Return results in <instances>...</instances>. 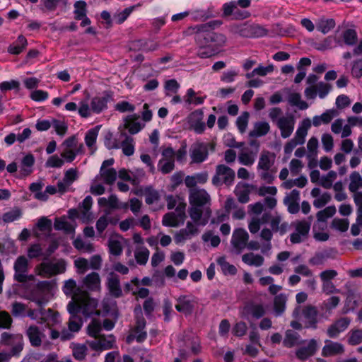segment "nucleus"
<instances>
[{"label": "nucleus", "mask_w": 362, "mask_h": 362, "mask_svg": "<svg viewBox=\"0 0 362 362\" xmlns=\"http://www.w3.org/2000/svg\"><path fill=\"white\" fill-rule=\"evenodd\" d=\"M13 279L19 283H25L33 279V275L28 274L29 262L25 256L17 257L13 264Z\"/></svg>", "instance_id": "obj_9"}, {"label": "nucleus", "mask_w": 362, "mask_h": 362, "mask_svg": "<svg viewBox=\"0 0 362 362\" xmlns=\"http://www.w3.org/2000/svg\"><path fill=\"white\" fill-rule=\"evenodd\" d=\"M274 66L273 64H269L267 66L259 65L257 67L254 69L251 72H248L245 74L247 78H254L255 76H265L269 74L274 71Z\"/></svg>", "instance_id": "obj_44"}, {"label": "nucleus", "mask_w": 362, "mask_h": 362, "mask_svg": "<svg viewBox=\"0 0 362 362\" xmlns=\"http://www.w3.org/2000/svg\"><path fill=\"white\" fill-rule=\"evenodd\" d=\"M248 240L249 235L245 229L237 228L234 230L230 243L236 253L240 254L246 248Z\"/></svg>", "instance_id": "obj_18"}, {"label": "nucleus", "mask_w": 362, "mask_h": 362, "mask_svg": "<svg viewBox=\"0 0 362 362\" xmlns=\"http://www.w3.org/2000/svg\"><path fill=\"white\" fill-rule=\"evenodd\" d=\"M300 192L297 189H293L284 199V204L287 206L290 214H297L300 210L299 206Z\"/></svg>", "instance_id": "obj_25"}, {"label": "nucleus", "mask_w": 362, "mask_h": 362, "mask_svg": "<svg viewBox=\"0 0 362 362\" xmlns=\"http://www.w3.org/2000/svg\"><path fill=\"white\" fill-rule=\"evenodd\" d=\"M28 309V306L20 302H14L11 305V313L14 317H24Z\"/></svg>", "instance_id": "obj_61"}, {"label": "nucleus", "mask_w": 362, "mask_h": 362, "mask_svg": "<svg viewBox=\"0 0 362 362\" xmlns=\"http://www.w3.org/2000/svg\"><path fill=\"white\" fill-rule=\"evenodd\" d=\"M1 341L3 344L11 346L13 356L18 355L23 349V337L22 334H11L4 332L1 337Z\"/></svg>", "instance_id": "obj_15"}, {"label": "nucleus", "mask_w": 362, "mask_h": 362, "mask_svg": "<svg viewBox=\"0 0 362 362\" xmlns=\"http://www.w3.org/2000/svg\"><path fill=\"white\" fill-rule=\"evenodd\" d=\"M270 130V125L267 122H258L255 123L254 128L250 132V137H260L266 135Z\"/></svg>", "instance_id": "obj_40"}, {"label": "nucleus", "mask_w": 362, "mask_h": 362, "mask_svg": "<svg viewBox=\"0 0 362 362\" xmlns=\"http://www.w3.org/2000/svg\"><path fill=\"white\" fill-rule=\"evenodd\" d=\"M339 112L334 109H329L323 112L321 115L314 116L313 118V124L315 127H319L322 124H329L334 117L338 116Z\"/></svg>", "instance_id": "obj_33"}, {"label": "nucleus", "mask_w": 362, "mask_h": 362, "mask_svg": "<svg viewBox=\"0 0 362 362\" xmlns=\"http://www.w3.org/2000/svg\"><path fill=\"white\" fill-rule=\"evenodd\" d=\"M97 305V301L90 298L87 292L85 293L84 296L80 298L78 301H76L77 313L81 312L85 317H89L93 314L100 315V312L96 310Z\"/></svg>", "instance_id": "obj_14"}, {"label": "nucleus", "mask_w": 362, "mask_h": 362, "mask_svg": "<svg viewBox=\"0 0 362 362\" xmlns=\"http://www.w3.org/2000/svg\"><path fill=\"white\" fill-rule=\"evenodd\" d=\"M54 228L57 230H63L67 233H72L74 232V225L67 221L65 218L56 219L54 222Z\"/></svg>", "instance_id": "obj_58"}, {"label": "nucleus", "mask_w": 362, "mask_h": 362, "mask_svg": "<svg viewBox=\"0 0 362 362\" xmlns=\"http://www.w3.org/2000/svg\"><path fill=\"white\" fill-rule=\"evenodd\" d=\"M335 21L333 18H326L325 17L319 18L316 21L317 30L323 34L328 33L335 27Z\"/></svg>", "instance_id": "obj_41"}, {"label": "nucleus", "mask_w": 362, "mask_h": 362, "mask_svg": "<svg viewBox=\"0 0 362 362\" xmlns=\"http://www.w3.org/2000/svg\"><path fill=\"white\" fill-rule=\"evenodd\" d=\"M107 287L110 295L115 298H119L122 294L120 286V281L118 275L114 272H110L107 278Z\"/></svg>", "instance_id": "obj_28"}, {"label": "nucleus", "mask_w": 362, "mask_h": 362, "mask_svg": "<svg viewBox=\"0 0 362 362\" xmlns=\"http://www.w3.org/2000/svg\"><path fill=\"white\" fill-rule=\"evenodd\" d=\"M209 147L211 151L214 150V145L213 144L202 142L194 144L190 148L192 163H200L204 162L208 157Z\"/></svg>", "instance_id": "obj_12"}, {"label": "nucleus", "mask_w": 362, "mask_h": 362, "mask_svg": "<svg viewBox=\"0 0 362 362\" xmlns=\"http://www.w3.org/2000/svg\"><path fill=\"white\" fill-rule=\"evenodd\" d=\"M197 224L194 222L188 221L186 228L177 231L175 235V242L177 244L185 243L199 233Z\"/></svg>", "instance_id": "obj_20"}, {"label": "nucleus", "mask_w": 362, "mask_h": 362, "mask_svg": "<svg viewBox=\"0 0 362 362\" xmlns=\"http://www.w3.org/2000/svg\"><path fill=\"white\" fill-rule=\"evenodd\" d=\"M362 187V177L359 173L354 171L350 175V183L349 189L351 192H356Z\"/></svg>", "instance_id": "obj_56"}, {"label": "nucleus", "mask_w": 362, "mask_h": 362, "mask_svg": "<svg viewBox=\"0 0 362 362\" xmlns=\"http://www.w3.org/2000/svg\"><path fill=\"white\" fill-rule=\"evenodd\" d=\"M189 215L197 225L205 226L211 215V196L204 189L193 188L189 190Z\"/></svg>", "instance_id": "obj_2"}, {"label": "nucleus", "mask_w": 362, "mask_h": 362, "mask_svg": "<svg viewBox=\"0 0 362 362\" xmlns=\"http://www.w3.org/2000/svg\"><path fill=\"white\" fill-rule=\"evenodd\" d=\"M100 175L106 184L112 185L117 178V172L114 168L100 170Z\"/></svg>", "instance_id": "obj_62"}, {"label": "nucleus", "mask_w": 362, "mask_h": 362, "mask_svg": "<svg viewBox=\"0 0 362 362\" xmlns=\"http://www.w3.org/2000/svg\"><path fill=\"white\" fill-rule=\"evenodd\" d=\"M25 334L29 339L30 344L35 347H38L42 344V338L45 337L40 329L35 325L28 327Z\"/></svg>", "instance_id": "obj_29"}, {"label": "nucleus", "mask_w": 362, "mask_h": 362, "mask_svg": "<svg viewBox=\"0 0 362 362\" xmlns=\"http://www.w3.org/2000/svg\"><path fill=\"white\" fill-rule=\"evenodd\" d=\"M83 153V145L80 144L77 149L62 148L61 156L68 163H71L77 154Z\"/></svg>", "instance_id": "obj_50"}, {"label": "nucleus", "mask_w": 362, "mask_h": 362, "mask_svg": "<svg viewBox=\"0 0 362 362\" xmlns=\"http://www.w3.org/2000/svg\"><path fill=\"white\" fill-rule=\"evenodd\" d=\"M276 156L274 153L264 150L261 152L257 165V171L261 180L267 184L274 182L277 168L274 166Z\"/></svg>", "instance_id": "obj_3"}, {"label": "nucleus", "mask_w": 362, "mask_h": 362, "mask_svg": "<svg viewBox=\"0 0 362 362\" xmlns=\"http://www.w3.org/2000/svg\"><path fill=\"white\" fill-rule=\"evenodd\" d=\"M313 217L309 216L307 219L296 220L291 223L294 232L290 235V241L293 244H298L305 240L309 235Z\"/></svg>", "instance_id": "obj_7"}, {"label": "nucleus", "mask_w": 362, "mask_h": 362, "mask_svg": "<svg viewBox=\"0 0 362 362\" xmlns=\"http://www.w3.org/2000/svg\"><path fill=\"white\" fill-rule=\"evenodd\" d=\"M221 24L220 21H213L207 23L190 26L184 31V35L187 36L194 35L195 42L199 46L212 45L216 48L223 47L226 45L227 37L223 33L211 30Z\"/></svg>", "instance_id": "obj_1"}, {"label": "nucleus", "mask_w": 362, "mask_h": 362, "mask_svg": "<svg viewBox=\"0 0 362 362\" xmlns=\"http://www.w3.org/2000/svg\"><path fill=\"white\" fill-rule=\"evenodd\" d=\"M143 194L145 196L146 203L148 205L158 203L160 199L159 192L151 186L146 187L143 190Z\"/></svg>", "instance_id": "obj_42"}, {"label": "nucleus", "mask_w": 362, "mask_h": 362, "mask_svg": "<svg viewBox=\"0 0 362 362\" xmlns=\"http://www.w3.org/2000/svg\"><path fill=\"white\" fill-rule=\"evenodd\" d=\"M208 180V174L206 172L196 173L193 175H188L185 179V184L190 189L195 188L197 184H204Z\"/></svg>", "instance_id": "obj_34"}, {"label": "nucleus", "mask_w": 362, "mask_h": 362, "mask_svg": "<svg viewBox=\"0 0 362 362\" xmlns=\"http://www.w3.org/2000/svg\"><path fill=\"white\" fill-rule=\"evenodd\" d=\"M257 153V149L244 148L238 153V162L245 166H252L256 160Z\"/></svg>", "instance_id": "obj_30"}, {"label": "nucleus", "mask_w": 362, "mask_h": 362, "mask_svg": "<svg viewBox=\"0 0 362 362\" xmlns=\"http://www.w3.org/2000/svg\"><path fill=\"white\" fill-rule=\"evenodd\" d=\"M176 300L175 309L185 315H191L197 304L195 298L190 296H181Z\"/></svg>", "instance_id": "obj_21"}, {"label": "nucleus", "mask_w": 362, "mask_h": 362, "mask_svg": "<svg viewBox=\"0 0 362 362\" xmlns=\"http://www.w3.org/2000/svg\"><path fill=\"white\" fill-rule=\"evenodd\" d=\"M250 185L247 183H238L235 189V194L238 200L243 204L247 203L250 200Z\"/></svg>", "instance_id": "obj_36"}, {"label": "nucleus", "mask_w": 362, "mask_h": 362, "mask_svg": "<svg viewBox=\"0 0 362 362\" xmlns=\"http://www.w3.org/2000/svg\"><path fill=\"white\" fill-rule=\"evenodd\" d=\"M67 310L71 316L68 322L69 331L63 330L61 333V339L62 340H68L73 337L71 332H78L83 325L82 320L78 315L77 308L74 302H69L67 305Z\"/></svg>", "instance_id": "obj_6"}, {"label": "nucleus", "mask_w": 362, "mask_h": 362, "mask_svg": "<svg viewBox=\"0 0 362 362\" xmlns=\"http://www.w3.org/2000/svg\"><path fill=\"white\" fill-rule=\"evenodd\" d=\"M186 203L181 202L176 206L175 212L165 214L162 219V223L168 227H177L180 223H183L185 219Z\"/></svg>", "instance_id": "obj_10"}, {"label": "nucleus", "mask_w": 362, "mask_h": 362, "mask_svg": "<svg viewBox=\"0 0 362 362\" xmlns=\"http://www.w3.org/2000/svg\"><path fill=\"white\" fill-rule=\"evenodd\" d=\"M146 327V320L144 317H139L136 320L135 327L132 334L127 337V341L131 343L133 339H136L138 342L144 341L147 337L146 332L144 330Z\"/></svg>", "instance_id": "obj_23"}, {"label": "nucleus", "mask_w": 362, "mask_h": 362, "mask_svg": "<svg viewBox=\"0 0 362 362\" xmlns=\"http://www.w3.org/2000/svg\"><path fill=\"white\" fill-rule=\"evenodd\" d=\"M121 136L124 137L122 140L121 144L114 141L111 145L108 146V148H122V153L127 156H131L134 153L135 151V142L134 138L128 136L125 133L121 134Z\"/></svg>", "instance_id": "obj_19"}, {"label": "nucleus", "mask_w": 362, "mask_h": 362, "mask_svg": "<svg viewBox=\"0 0 362 362\" xmlns=\"http://www.w3.org/2000/svg\"><path fill=\"white\" fill-rule=\"evenodd\" d=\"M337 173L330 170L325 176L320 178V185L325 189H329L332 187L333 182L337 179Z\"/></svg>", "instance_id": "obj_59"}, {"label": "nucleus", "mask_w": 362, "mask_h": 362, "mask_svg": "<svg viewBox=\"0 0 362 362\" xmlns=\"http://www.w3.org/2000/svg\"><path fill=\"white\" fill-rule=\"evenodd\" d=\"M74 246L78 250L86 252H91L93 251V245L90 243L84 241L81 238H76L74 241Z\"/></svg>", "instance_id": "obj_64"}, {"label": "nucleus", "mask_w": 362, "mask_h": 362, "mask_svg": "<svg viewBox=\"0 0 362 362\" xmlns=\"http://www.w3.org/2000/svg\"><path fill=\"white\" fill-rule=\"evenodd\" d=\"M93 204V199L90 196H87L83 201L81 209V218L84 222L90 221L93 219L92 214L89 212Z\"/></svg>", "instance_id": "obj_46"}, {"label": "nucleus", "mask_w": 362, "mask_h": 362, "mask_svg": "<svg viewBox=\"0 0 362 362\" xmlns=\"http://www.w3.org/2000/svg\"><path fill=\"white\" fill-rule=\"evenodd\" d=\"M287 296L281 293L275 296L274 300V309L276 315H281L286 310Z\"/></svg>", "instance_id": "obj_48"}, {"label": "nucleus", "mask_w": 362, "mask_h": 362, "mask_svg": "<svg viewBox=\"0 0 362 362\" xmlns=\"http://www.w3.org/2000/svg\"><path fill=\"white\" fill-rule=\"evenodd\" d=\"M300 312L302 317L306 320L308 323L307 327L315 328L317 324V317L318 314L316 307L312 305H307L303 308H301L300 305H298L294 309L293 312V316L296 318H299Z\"/></svg>", "instance_id": "obj_13"}, {"label": "nucleus", "mask_w": 362, "mask_h": 362, "mask_svg": "<svg viewBox=\"0 0 362 362\" xmlns=\"http://www.w3.org/2000/svg\"><path fill=\"white\" fill-rule=\"evenodd\" d=\"M303 342L304 341H300V336L297 332L290 329L286 332L285 338L283 341L284 346L290 348Z\"/></svg>", "instance_id": "obj_43"}, {"label": "nucleus", "mask_w": 362, "mask_h": 362, "mask_svg": "<svg viewBox=\"0 0 362 362\" xmlns=\"http://www.w3.org/2000/svg\"><path fill=\"white\" fill-rule=\"evenodd\" d=\"M35 163L34 156L32 154H28L23 157L21 161V173L27 176L32 173V168Z\"/></svg>", "instance_id": "obj_47"}, {"label": "nucleus", "mask_w": 362, "mask_h": 362, "mask_svg": "<svg viewBox=\"0 0 362 362\" xmlns=\"http://www.w3.org/2000/svg\"><path fill=\"white\" fill-rule=\"evenodd\" d=\"M27 45L26 38L21 35L18 37L17 40L8 47V52L12 54H18L25 48Z\"/></svg>", "instance_id": "obj_45"}, {"label": "nucleus", "mask_w": 362, "mask_h": 362, "mask_svg": "<svg viewBox=\"0 0 362 362\" xmlns=\"http://www.w3.org/2000/svg\"><path fill=\"white\" fill-rule=\"evenodd\" d=\"M144 127L139 121V116L133 115L128 116L125 119L124 128L128 129L131 134H136L139 132Z\"/></svg>", "instance_id": "obj_35"}, {"label": "nucleus", "mask_w": 362, "mask_h": 362, "mask_svg": "<svg viewBox=\"0 0 362 362\" xmlns=\"http://www.w3.org/2000/svg\"><path fill=\"white\" fill-rule=\"evenodd\" d=\"M98 135V127L88 130L85 136V143L89 148L90 153L93 154L96 151L95 143Z\"/></svg>", "instance_id": "obj_38"}, {"label": "nucleus", "mask_w": 362, "mask_h": 362, "mask_svg": "<svg viewBox=\"0 0 362 362\" xmlns=\"http://www.w3.org/2000/svg\"><path fill=\"white\" fill-rule=\"evenodd\" d=\"M351 320L348 317H341L332 323L327 329V334L330 338H337L339 334L346 330Z\"/></svg>", "instance_id": "obj_26"}, {"label": "nucleus", "mask_w": 362, "mask_h": 362, "mask_svg": "<svg viewBox=\"0 0 362 362\" xmlns=\"http://www.w3.org/2000/svg\"><path fill=\"white\" fill-rule=\"evenodd\" d=\"M318 140L316 137H311L307 143V158L315 159L317 156L318 153Z\"/></svg>", "instance_id": "obj_55"}, {"label": "nucleus", "mask_w": 362, "mask_h": 362, "mask_svg": "<svg viewBox=\"0 0 362 362\" xmlns=\"http://www.w3.org/2000/svg\"><path fill=\"white\" fill-rule=\"evenodd\" d=\"M288 101L291 105L296 106L301 110H306L309 107L305 101L301 100V95L298 93L289 94Z\"/></svg>", "instance_id": "obj_53"}, {"label": "nucleus", "mask_w": 362, "mask_h": 362, "mask_svg": "<svg viewBox=\"0 0 362 362\" xmlns=\"http://www.w3.org/2000/svg\"><path fill=\"white\" fill-rule=\"evenodd\" d=\"M317 349V341L315 339H312L308 341L306 346L300 347L296 350V356L298 359L305 361L309 357L313 356L315 354Z\"/></svg>", "instance_id": "obj_31"}, {"label": "nucleus", "mask_w": 362, "mask_h": 362, "mask_svg": "<svg viewBox=\"0 0 362 362\" xmlns=\"http://www.w3.org/2000/svg\"><path fill=\"white\" fill-rule=\"evenodd\" d=\"M111 100L110 95H97L90 101V107L93 112L99 114L107 108V103Z\"/></svg>", "instance_id": "obj_32"}, {"label": "nucleus", "mask_w": 362, "mask_h": 362, "mask_svg": "<svg viewBox=\"0 0 362 362\" xmlns=\"http://www.w3.org/2000/svg\"><path fill=\"white\" fill-rule=\"evenodd\" d=\"M250 114L248 112H243L236 120V125L240 133H244L247 127Z\"/></svg>", "instance_id": "obj_63"}, {"label": "nucleus", "mask_w": 362, "mask_h": 362, "mask_svg": "<svg viewBox=\"0 0 362 362\" xmlns=\"http://www.w3.org/2000/svg\"><path fill=\"white\" fill-rule=\"evenodd\" d=\"M44 183L42 181H37L30 184L29 187L30 190L35 193V198L40 201H46L48 199V195L46 194V192H41Z\"/></svg>", "instance_id": "obj_52"}, {"label": "nucleus", "mask_w": 362, "mask_h": 362, "mask_svg": "<svg viewBox=\"0 0 362 362\" xmlns=\"http://www.w3.org/2000/svg\"><path fill=\"white\" fill-rule=\"evenodd\" d=\"M325 343L322 349V356L324 357L340 355L344 352V346L341 343L331 340H325Z\"/></svg>", "instance_id": "obj_27"}, {"label": "nucleus", "mask_w": 362, "mask_h": 362, "mask_svg": "<svg viewBox=\"0 0 362 362\" xmlns=\"http://www.w3.org/2000/svg\"><path fill=\"white\" fill-rule=\"evenodd\" d=\"M149 255V250L143 246L136 247L134 252L135 259L140 265H145L147 263Z\"/></svg>", "instance_id": "obj_51"}, {"label": "nucleus", "mask_w": 362, "mask_h": 362, "mask_svg": "<svg viewBox=\"0 0 362 362\" xmlns=\"http://www.w3.org/2000/svg\"><path fill=\"white\" fill-rule=\"evenodd\" d=\"M206 96L204 97H197L196 96V93L192 88H189L187 90L185 95L184 96L185 103L187 105H199L204 103Z\"/></svg>", "instance_id": "obj_49"}, {"label": "nucleus", "mask_w": 362, "mask_h": 362, "mask_svg": "<svg viewBox=\"0 0 362 362\" xmlns=\"http://www.w3.org/2000/svg\"><path fill=\"white\" fill-rule=\"evenodd\" d=\"M66 268V262L62 259L44 261L35 267L36 275L50 278L65 272Z\"/></svg>", "instance_id": "obj_4"}, {"label": "nucleus", "mask_w": 362, "mask_h": 362, "mask_svg": "<svg viewBox=\"0 0 362 362\" xmlns=\"http://www.w3.org/2000/svg\"><path fill=\"white\" fill-rule=\"evenodd\" d=\"M296 124V119L291 114L280 117L276 120V127L279 129L281 136L283 139H287L293 132Z\"/></svg>", "instance_id": "obj_17"}, {"label": "nucleus", "mask_w": 362, "mask_h": 362, "mask_svg": "<svg viewBox=\"0 0 362 362\" xmlns=\"http://www.w3.org/2000/svg\"><path fill=\"white\" fill-rule=\"evenodd\" d=\"M332 86L329 83L320 81L314 86H307L304 90L305 97L308 100H314L319 96L320 98H325L331 90Z\"/></svg>", "instance_id": "obj_16"}, {"label": "nucleus", "mask_w": 362, "mask_h": 362, "mask_svg": "<svg viewBox=\"0 0 362 362\" xmlns=\"http://www.w3.org/2000/svg\"><path fill=\"white\" fill-rule=\"evenodd\" d=\"M203 117L202 110H197L192 112L188 117L189 127L197 134L203 133L205 129Z\"/></svg>", "instance_id": "obj_24"}, {"label": "nucleus", "mask_w": 362, "mask_h": 362, "mask_svg": "<svg viewBox=\"0 0 362 362\" xmlns=\"http://www.w3.org/2000/svg\"><path fill=\"white\" fill-rule=\"evenodd\" d=\"M87 346L85 344H75L72 346V354L76 360L83 361L87 355Z\"/></svg>", "instance_id": "obj_57"}, {"label": "nucleus", "mask_w": 362, "mask_h": 362, "mask_svg": "<svg viewBox=\"0 0 362 362\" xmlns=\"http://www.w3.org/2000/svg\"><path fill=\"white\" fill-rule=\"evenodd\" d=\"M53 287V283L49 281H42L37 284L32 292L31 300L39 306L48 301V294Z\"/></svg>", "instance_id": "obj_11"}, {"label": "nucleus", "mask_w": 362, "mask_h": 362, "mask_svg": "<svg viewBox=\"0 0 362 362\" xmlns=\"http://www.w3.org/2000/svg\"><path fill=\"white\" fill-rule=\"evenodd\" d=\"M83 282L86 287L90 291H99L100 289V278L96 272L88 274Z\"/></svg>", "instance_id": "obj_37"}, {"label": "nucleus", "mask_w": 362, "mask_h": 362, "mask_svg": "<svg viewBox=\"0 0 362 362\" xmlns=\"http://www.w3.org/2000/svg\"><path fill=\"white\" fill-rule=\"evenodd\" d=\"M108 247L110 254L115 256H119L122 252V243L118 239L110 238L108 241Z\"/></svg>", "instance_id": "obj_60"}, {"label": "nucleus", "mask_w": 362, "mask_h": 362, "mask_svg": "<svg viewBox=\"0 0 362 362\" xmlns=\"http://www.w3.org/2000/svg\"><path fill=\"white\" fill-rule=\"evenodd\" d=\"M336 211L335 206H329L326 207L325 209L318 211L316 214L317 224L322 223L325 225V222L327 219L333 216L335 214Z\"/></svg>", "instance_id": "obj_54"}, {"label": "nucleus", "mask_w": 362, "mask_h": 362, "mask_svg": "<svg viewBox=\"0 0 362 362\" xmlns=\"http://www.w3.org/2000/svg\"><path fill=\"white\" fill-rule=\"evenodd\" d=\"M242 260L245 264L256 267H261L264 262V259L262 255L252 252L243 255Z\"/></svg>", "instance_id": "obj_39"}, {"label": "nucleus", "mask_w": 362, "mask_h": 362, "mask_svg": "<svg viewBox=\"0 0 362 362\" xmlns=\"http://www.w3.org/2000/svg\"><path fill=\"white\" fill-rule=\"evenodd\" d=\"M235 171L230 167L224 165L219 164L216 167V173L212 177V184L216 186L225 184L226 185H231L235 180Z\"/></svg>", "instance_id": "obj_8"}, {"label": "nucleus", "mask_w": 362, "mask_h": 362, "mask_svg": "<svg viewBox=\"0 0 362 362\" xmlns=\"http://www.w3.org/2000/svg\"><path fill=\"white\" fill-rule=\"evenodd\" d=\"M311 124L312 123L309 118L304 119L301 121L295 133L294 137L288 141L284 146V153L286 154H291L296 146L302 145L305 143V137Z\"/></svg>", "instance_id": "obj_5"}, {"label": "nucleus", "mask_w": 362, "mask_h": 362, "mask_svg": "<svg viewBox=\"0 0 362 362\" xmlns=\"http://www.w3.org/2000/svg\"><path fill=\"white\" fill-rule=\"evenodd\" d=\"M63 291L66 295L71 298L70 302H74L76 305V301H78L80 298L84 296L86 291H82L79 287L77 286L76 281L70 279L64 282L63 286Z\"/></svg>", "instance_id": "obj_22"}]
</instances>
